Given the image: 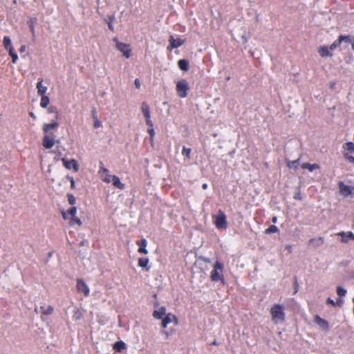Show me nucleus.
Here are the masks:
<instances>
[{"label": "nucleus", "instance_id": "nucleus-6", "mask_svg": "<svg viewBox=\"0 0 354 354\" xmlns=\"http://www.w3.org/2000/svg\"><path fill=\"white\" fill-rule=\"evenodd\" d=\"M169 46H167V48L168 50L171 51L173 49L177 48L181 46L183 44H184L185 42V39H182L180 38L175 39L171 35V36L169 37Z\"/></svg>", "mask_w": 354, "mask_h": 354}, {"label": "nucleus", "instance_id": "nucleus-48", "mask_svg": "<svg viewBox=\"0 0 354 354\" xmlns=\"http://www.w3.org/2000/svg\"><path fill=\"white\" fill-rule=\"evenodd\" d=\"M110 19H111V21H110V22L108 23V26H109V30H113V26L111 23V21L113 19V17L112 18H110Z\"/></svg>", "mask_w": 354, "mask_h": 354}, {"label": "nucleus", "instance_id": "nucleus-53", "mask_svg": "<svg viewBox=\"0 0 354 354\" xmlns=\"http://www.w3.org/2000/svg\"><path fill=\"white\" fill-rule=\"evenodd\" d=\"M29 115L34 120H36L37 117L33 112H30Z\"/></svg>", "mask_w": 354, "mask_h": 354}, {"label": "nucleus", "instance_id": "nucleus-56", "mask_svg": "<svg viewBox=\"0 0 354 354\" xmlns=\"http://www.w3.org/2000/svg\"><path fill=\"white\" fill-rule=\"evenodd\" d=\"M62 216H63L64 219H66L67 218L66 213L65 212H62Z\"/></svg>", "mask_w": 354, "mask_h": 354}, {"label": "nucleus", "instance_id": "nucleus-9", "mask_svg": "<svg viewBox=\"0 0 354 354\" xmlns=\"http://www.w3.org/2000/svg\"><path fill=\"white\" fill-rule=\"evenodd\" d=\"M62 161L66 169H73L75 172L79 171V165L76 160L71 159L68 160H66V158H62Z\"/></svg>", "mask_w": 354, "mask_h": 354}, {"label": "nucleus", "instance_id": "nucleus-4", "mask_svg": "<svg viewBox=\"0 0 354 354\" xmlns=\"http://www.w3.org/2000/svg\"><path fill=\"white\" fill-rule=\"evenodd\" d=\"M212 219L217 229H226L227 227V217L222 210H218L217 214L212 216Z\"/></svg>", "mask_w": 354, "mask_h": 354}, {"label": "nucleus", "instance_id": "nucleus-34", "mask_svg": "<svg viewBox=\"0 0 354 354\" xmlns=\"http://www.w3.org/2000/svg\"><path fill=\"white\" fill-rule=\"evenodd\" d=\"M299 163V159L292 160V161H288L287 163V167L289 169H297Z\"/></svg>", "mask_w": 354, "mask_h": 354}, {"label": "nucleus", "instance_id": "nucleus-38", "mask_svg": "<svg viewBox=\"0 0 354 354\" xmlns=\"http://www.w3.org/2000/svg\"><path fill=\"white\" fill-rule=\"evenodd\" d=\"M67 197L68 203L71 205H74L76 203L75 197L72 194H68Z\"/></svg>", "mask_w": 354, "mask_h": 354}, {"label": "nucleus", "instance_id": "nucleus-55", "mask_svg": "<svg viewBox=\"0 0 354 354\" xmlns=\"http://www.w3.org/2000/svg\"><path fill=\"white\" fill-rule=\"evenodd\" d=\"M207 187H208V186H207V184H206V183H204V184H203V185H202V188H203V189H206L207 188Z\"/></svg>", "mask_w": 354, "mask_h": 354}, {"label": "nucleus", "instance_id": "nucleus-26", "mask_svg": "<svg viewBox=\"0 0 354 354\" xmlns=\"http://www.w3.org/2000/svg\"><path fill=\"white\" fill-rule=\"evenodd\" d=\"M178 66L179 68L183 71H187L189 70V62L186 59L178 60Z\"/></svg>", "mask_w": 354, "mask_h": 354}, {"label": "nucleus", "instance_id": "nucleus-54", "mask_svg": "<svg viewBox=\"0 0 354 354\" xmlns=\"http://www.w3.org/2000/svg\"><path fill=\"white\" fill-rule=\"evenodd\" d=\"M277 221V218L276 216H273L272 218V222L276 223Z\"/></svg>", "mask_w": 354, "mask_h": 354}, {"label": "nucleus", "instance_id": "nucleus-19", "mask_svg": "<svg viewBox=\"0 0 354 354\" xmlns=\"http://www.w3.org/2000/svg\"><path fill=\"white\" fill-rule=\"evenodd\" d=\"M343 153L347 152L348 154L354 152V142H347L342 145Z\"/></svg>", "mask_w": 354, "mask_h": 354}, {"label": "nucleus", "instance_id": "nucleus-7", "mask_svg": "<svg viewBox=\"0 0 354 354\" xmlns=\"http://www.w3.org/2000/svg\"><path fill=\"white\" fill-rule=\"evenodd\" d=\"M116 47L118 50L122 53L126 58H129L131 55V50L129 45L122 42H117Z\"/></svg>", "mask_w": 354, "mask_h": 354}, {"label": "nucleus", "instance_id": "nucleus-15", "mask_svg": "<svg viewBox=\"0 0 354 354\" xmlns=\"http://www.w3.org/2000/svg\"><path fill=\"white\" fill-rule=\"evenodd\" d=\"M315 323L319 325L322 329L328 330V323L326 320L322 319L319 315H316L315 317Z\"/></svg>", "mask_w": 354, "mask_h": 354}, {"label": "nucleus", "instance_id": "nucleus-24", "mask_svg": "<svg viewBox=\"0 0 354 354\" xmlns=\"http://www.w3.org/2000/svg\"><path fill=\"white\" fill-rule=\"evenodd\" d=\"M346 37L341 35L337 40H335L329 47L330 50H334L337 46H339L342 41L345 39Z\"/></svg>", "mask_w": 354, "mask_h": 354}, {"label": "nucleus", "instance_id": "nucleus-10", "mask_svg": "<svg viewBox=\"0 0 354 354\" xmlns=\"http://www.w3.org/2000/svg\"><path fill=\"white\" fill-rule=\"evenodd\" d=\"M141 109L142 114L145 118L146 124H151V122H152V121L151 120L150 109L147 102H144L142 103Z\"/></svg>", "mask_w": 354, "mask_h": 354}, {"label": "nucleus", "instance_id": "nucleus-8", "mask_svg": "<svg viewBox=\"0 0 354 354\" xmlns=\"http://www.w3.org/2000/svg\"><path fill=\"white\" fill-rule=\"evenodd\" d=\"M339 188L340 193L345 197L354 194V187L346 185L343 182L339 183Z\"/></svg>", "mask_w": 354, "mask_h": 354}, {"label": "nucleus", "instance_id": "nucleus-46", "mask_svg": "<svg viewBox=\"0 0 354 354\" xmlns=\"http://www.w3.org/2000/svg\"><path fill=\"white\" fill-rule=\"evenodd\" d=\"M134 83H135V86H136V87L138 89H139V88H140V82L139 79L136 78V79L135 80V82H134Z\"/></svg>", "mask_w": 354, "mask_h": 354}, {"label": "nucleus", "instance_id": "nucleus-51", "mask_svg": "<svg viewBox=\"0 0 354 354\" xmlns=\"http://www.w3.org/2000/svg\"><path fill=\"white\" fill-rule=\"evenodd\" d=\"M70 181H71V188H73L75 187V180L73 177L70 178Z\"/></svg>", "mask_w": 354, "mask_h": 354}, {"label": "nucleus", "instance_id": "nucleus-37", "mask_svg": "<svg viewBox=\"0 0 354 354\" xmlns=\"http://www.w3.org/2000/svg\"><path fill=\"white\" fill-rule=\"evenodd\" d=\"M70 224L71 225L77 224L78 225H81L82 224V223L78 217H77L76 216H72L71 221H70Z\"/></svg>", "mask_w": 354, "mask_h": 354}, {"label": "nucleus", "instance_id": "nucleus-36", "mask_svg": "<svg viewBox=\"0 0 354 354\" xmlns=\"http://www.w3.org/2000/svg\"><path fill=\"white\" fill-rule=\"evenodd\" d=\"M191 151H192V150L190 148H187L185 147H183V150H182V154H183V156L186 157L187 159H190Z\"/></svg>", "mask_w": 354, "mask_h": 354}, {"label": "nucleus", "instance_id": "nucleus-44", "mask_svg": "<svg viewBox=\"0 0 354 354\" xmlns=\"http://www.w3.org/2000/svg\"><path fill=\"white\" fill-rule=\"evenodd\" d=\"M102 126V122L96 118V120L94 121L93 127L95 128H98Z\"/></svg>", "mask_w": 354, "mask_h": 354}, {"label": "nucleus", "instance_id": "nucleus-32", "mask_svg": "<svg viewBox=\"0 0 354 354\" xmlns=\"http://www.w3.org/2000/svg\"><path fill=\"white\" fill-rule=\"evenodd\" d=\"M72 317H73V319L75 321L80 320L83 317V314L79 309H75L73 311Z\"/></svg>", "mask_w": 354, "mask_h": 354}, {"label": "nucleus", "instance_id": "nucleus-42", "mask_svg": "<svg viewBox=\"0 0 354 354\" xmlns=\"http://www.w3.org/2000/svg\"><path fill=\"white\" fill-rule=\"evenodd\" d=\"M337 295L339 296V297H342V296L345 295L346 292V289H337Z\"/></svg>", "mask_w": 354, "mask_h": 354}, {"label": "nucleus", "instance_id": "nucleus-60", "mask_svg": "<svg viewBox=\"0 0 354 354\" xmlns=\"http://www.w3.org/2000/svg\"><path fill=\"white\" fill-rule=\"evenodd\" d=\"M158 304H157V303H156V304H154V306H155V307H158Z\"/></svg>", "mask_w": 354, "mask_h": 354}, {"label": "nucleus", "instance_id": "nucleus-29", "mask_svg": "<svg viewBox=\"0 0 354 354\" xmlns=\"http://www.w3.org/2000/svg\"><path fill=\"white\" fill-rule=\"evenodd\" d=\"M101 169L105 174V176L102 177V180L105 183H110L112 181V176L109 174V170L106 168L102 167Z\"/></svg>", "mask_w": 354, "mask_h": 354}, {"label": "nucleus", "instance_id": "nucleus-45", "mask_svg": "<svg viewBox=\"0 0 354 354\" xmlns=\"http://www.w3.org/2000/svg\"><path fill=\"white\" fill-rule=\"evenodd\" d=\"M171 319H172V322L174 324L175 326H177L178 324V318L175 315L172 314Z\"/></svg>", "mask_w": 354, "mask_h": 354}, {"label": "nucleus", "instance_id": "nucleus-35", "mask_svg": "<svg viewBox=\"0 0 354 354\" xmlns=\"http://www.w3.org/2000/svg\"><path fill=\"white\" fill-rule=\"evenodd\" d=\"M278 232H279L278 227L274 225L269 226L265 231L266 234L276 233Z\"/></svg>", "mask_w": 354, "mask_h": 354}, {"label": "nucleus", "instance_id": "nucleus-18", "mask_svg": "<svg viewBox=\"0 0 354 354\" xmlns=\"http://www.w3.org/2000/svg\"><path fill=\"white\" fill-rule=\"evenodd\" d=\"M37 93L39 95H44L47 91V86L43 85V80L41 79L37 84Z\"/></svg>", "mask_w": 354, "mask_h": 354}, {"label": "nucleus", "instance_id": "nucleus-33", "mask_svg": "<svg viewBox=\"0 0 354 354\" xmlns=\"http://www.w3.org/2000/svg\"><path fill=\"white\" fill-rule=\"evenodd\" d=\"M149 128H148V133L150 135V140H151V142L152 143L153 142V138H154V136H155V131H154V129H153V122H151V124H147Z\"/></svg>", "mask_w": 354, "mask_h": 354}, {"label": "nucleus", "instance_id": "nucleus-16", "mask_svg": "<svg viewBox=\"0 0 354 354\" xmlns=\"http://www.w3.org/2000/svg\"><path fill=\"white\" fill-rule=\"evenodd\" d=\"M149 261V260L147 257L140 258L138 259V266L143 268L145 271H149L151 268V267L148 265Z\"/></svg>", "mask_w": 354, "mask_h": 354}, {"label": "nucleus", "instance_id": "nucleus-13", "mask_svg": "<svg viewBox=\"0 0 354 354\" xmlns=\"http://www.w3.org/2000/svg\"><path fill=\"white\" fill-rule=\"evenodd\" d=\"M36 23H37L36 17H30L27 21V24L29 26L30 32L32 34V39H35L36 37L35 28Z\"/></svg>", "mask_w": 354, "mask_h": 354}, {"label": "nucleus", "instance_id": "nucleus-57", "mask_svg": "<svg viewBox=\"0 0 354 354\" xmlns=\"http://www.w3.org/2000/svg\"><path fill=\"white\" fill-rule=\"evenodd\" d=\"M212 345H214V346H218V343L214 340L212 343Z\"/></svg>", "mask_w": 354, "mask_h": 354}, {"label": "nucleus", "instance_id": "nucleus-12", "mask_svg": "<svg viewBox=\"0 0 354 354\" xmlns=\"http://www.w3.org/2000/svg\"><path fill=\"white\" fill-rule=\"evenodd\" d=\"M54 308L52 306L47 304H42L40 306V312L42 315H49L53 313Z\"/></svg>", "mask_w": 354, "mask_h": 354}, {"label": "nucleus", "instance_id": "nucleus-40", "mask_svg": "<svg viewBox=\"0 0 354 354\" xmlns=\"http://www.w3.org/2000/svg\"><path fill=\"white\" fill-rule=\"evenodd\" d=\"M344 157L346 160H347L348 162L354 164V156H351L347 152L344 153Z\"/></svg>", "mask_w": 354, "mask_h": 354}, {"label": "nucleus", "instance_id": "nucleus-28", "mask_svg": "<svg viewBox=\"0 0 354 354\" xmlns=\"http://www.w3.org/2000/svg\"><path fill=\"white\" fill-rule=\"evenodd\" d=\"M8 55L12 58V64H16L18 60V55L17 53L15 50L14 48H10V49L8 50Z\"/></svg>", "mask_w": 354, "mask_h": 354}, {"label": "nucleus", "instance_id": "nucleus-30", "mask_svg": "<svg viewBox=\"0 0 354 354\" xmlns=\"http://www.w3.org/2000/svg\"><path fill=\"white\" fill-rule=\"evenodd\" d=\"M3 43L4 48L8 50L10 49V48H14L11 43V39L9 36H4L3 39Z\"/></svg>", "mask_w": 354, "mask_h": 354}, {"label": "nucleus", "instance_id": "nucleus-50", "mask_svg": "<svg viewBox=\"0 0 354 354\" xmlns=\"http://www.w3.org/2000/svg\"><path fill=\"white\" fill-rule=\"evenodd\" d=\"M26 46L25 45H22V46L20 47V48H19V52H20L21 53H24V52H25V51H26Z\"/></svg>", "mask_w": 354, "mask_h": 354}, {"label": "nucleus", "instance_id": "nucleus-3", "mask_svg": "<svg viewBox=\"0 0 354 354\" xmlns=\"http://www.w3.org/2000/svg\"><path fill=\"white\" fill-rule=\"evenodd\" d=\"M223 268V264L221 261H216L210 273V278L213 281L224 280Z\"/></svg>", "mask_w": 354, "mask_h": 354}, {"label": "nucleus", "instance_id": "nucleus-58", "mask_svg": "<svg viewBox=\"0 0 354 354\" xmlns=\"http://www.w3.org/2000/svg\"><path fill=\"white\" fill-rule=\"evenodd\" d=\"M351 48L354 50V41L351 44Z\"/></svg>", "mask_w": 354, "mask_h": 354}, {"label": "nucleus", "instance_id": "nucleus-52", "mask_svg": "<svg viewBox=\"0 0 354 354\" xmlns=\"http://www.w3.org/2000/svg\"><path fill=\"white\" fill-rule=\"evenodd\" d=\"M346 37L344 41H346L347 42H351V36L350 35H344Z\"/></svg>", "mask_w": 354, "mask_h": 354}, {"label": "nucleus", "instance_id": "nucleus-2", "mask_svg": "<svg viewBox=\"0 0 354 354\" xmlns=\"http://www.w3.org/2000/svg\"><path fill=\"white\" fill-rule=\"evenodd\" d=\"M284 306L281 304H274L270 308V313L272 317V320L277 324L283 322L285 320Z\"/></svg>", "mask_w": 354, "mask_h": 354}, {"label": "nucleus", "instance_id": "nucleus-23", "mask_svg": "<svg viewBox=\"0 0 354 354\" xmlns=\"http://www.w3.org/2000/svg\"><path fill=\"white\" fill-rule=\"evenodd\" d=\"M324 242L323 237H317V238H313L311 239L309 241V245H311L314 247H319L321 246Z\"/></svg>", "mask_w": 354, "mask_h": 354}, {"label": "nucleus", "instance_id": "nucleus-25", "mask_svg": "<svg viewBox=\"0 0 354 354\" xmlns=\"http://www.w3.org/2000/svg\"><path fill=\"white\" fill-rule=\"evenodd\" d=\"M301 167L304 169H308L310 171H313L315 169H319V165L318 164H310L308 162H304L301 165Z\"/></svg>", "mask_w": 354, "mask_h": 354}, {"label": "nucleus", "instance_id": "nucleus-27", "mask_svg": "<svg viewBox=\"0 0 354 354\" xmlns=\"http://www.w3.org/2000/svg\"><path fill=\"white\" fill-rule=\"evenodd\" d=\"M126 348V344L122 341H118L116 342L113 344V349L115 350L118 352H121L122 350H124Z\"/></svg>", "mask_w": 354, "mask_h": 354}, {"label": "nucleus", "instance_id": "nucleus-43", "mask_svg": "<svg viewBox=\"0 0 354 354\" xmlns=\"http://www.w3.org/2000/svg\"><path fill=\"white\" fill-rule=\"evenodd\" d=\"M343 303L344 301L342 297H339L335 302V306H337L341 307L343 305Z\"/></svg>", "mask_w": 354, "mask_h": 354}, {"label": "nucleus", "instance_id": "nucleus-5", "mask_svg": "<svg viewBox=\"0 0 354 354\" xmlns=\"http://www.w3.org/2000/svg\"><path fill=\"white\" fill-rule=\"evenodd\" d=\"M189 90V86L187 81L185 79H182L177 82L176 91L178 97L185 98L187 96L188 91Z\"/></svg>", "mask_w": 354, "mask_h": 354}, {"label": "nucleus", "instance_id": "nucleus-21", "mask_svg": "<svg viewBox=\"0 0 354 354\" xmlns=\"http://www.w3.org/2000/svg\"><path fill=\"white\" fill-rule=\"evenodd\" d=\"M171 313H168L167 315H165V317H163L161 322V326L162 328H166L167 325L172 322L171 319Z\"/></svg>", "mask_w": 354, "mask_h": 354}, {"label": "nucleus", "instance_id": "nucleus-47", "mask_svg": "<svg viewBox=\"0 0 354 354\" xmlns=\"http://www.w3.org/2000/svg\"><path fill=\"white\" fill-rule=\"evenodd\" d=\"M79 290H82L84 293V296L87 297L89 295V289H78Z\"/></svg>", "mask_w": 354, "mask_h": 354}, {"label": "nucleus", "instance_id": "nucleus-17", "mask_svg": "<svg viewBox=\"0 0 354 354\" xmlns=\"http://www.w3.org/2000/svg\"><path fill=\"white\" fill-rule=\"evenodd\" d=\"M337 235L342 236V242L343 243H347L348 241V239H354V234L352 232H339Z\"/></svg>", "mask_w": 354, "mask_h": 354}, {"label": "nucleus", "instance_id": "nucleus-39", "mask_svg": "<svg viewBox=\"0 0 354 354\" xmlns=\"http://www.w3.org/2000/svg\"><path fill=\"white\" fill-rule=\"evenodd\" d=\"M48 112L50 113H55L56 114V119L58 118L59 116V112L57 110V108L53 106H50L48 108Z\"/></svg>", "mask_w": 354, "mask_h": 354}, {"label": "nucleus", "instance_id": "nucleus-20", "mask_svg": "<svg viewBox=\"0 0 354 354\" xmlns=\"http://www.w3.org/2000/svg\"><path fill=\"white\" fill-rule=\"evenodd\" d=\"M330 50L328 47L323 46L319 48L318 53L319 55L322 57H330L332 56V53H330Z\"/></svg>", "mask_w": 354, "mask_h": 354}, {"label": "nucleus", "instance_id": "nucleus-11", "mask_svg": "<svg viewBox=\"0 0 354 354\" xmlns=\"http://www.w3.org/2000/svg\"><path fill=\"white\" fill-rule=\"evenodd\" d=\"M136 244L138 246V252L140 254H148V250L146 248L147 245V241L145 239H142L140 241H137Z\"/></svg>", "mask_w": 354, "mask_h": 354}, {"label": "nucleus", "instance_id": "nucleus-22", "mask_svg": "<svg viewBox=\"0 0 354 354\" xmlns=\"http://www.w3.org/2000/svg\"><path fill=\"white\" fill-rule=\"evenodd\" d=\"M112 183L113 185L120 189H124V184L122 183L120 179L117 176H112Z\"/></svg>", "mask_w": 354, "mask_h": 354}, {"label": "nucleus", "instance_id": "nucleus-49", "mask_svg": "<svg viewBox=\"0 0 354 354\" xmlns=\"http://www.w3.org/2000/svg\"><path fill=\"white\" fill-rule=\"evenodd\" d=\"M327 303L331 304L333 306H335V302L330 298L327 299Z\"/></svg>", "mask_w": 354, "mask_h": 354}, {"label": "nucleus", "instance_id": "nucleus-31", "mask_svg": "<svg viewBox=\"0 0 354 354\" xmlns=\"http://www.w3.org/2000/svg\"><path fill=\"white\" fill-rule=\"evenodd\" d=\"M41 96V101H40V106L42 108H46L48 105L50 103V99L48 96L46 95H40Z\"/></svg>", "mask_w": 354, "mask_h": 354}, {"label": "nucleus", "instance_id": "nucleus-1", "mask_svg": "<svg viewBox=\"0 0 354 354\" xmlns=\"http://www.w3.org/2000/svg\"><path fill=\"white\" fill-rule=\"evenodd\" d=\"M59 123L57 121H52L50 123H45L43 125L44 136L42 140V145L46 149H51L55 143L56 135L53 131H57Z\"/></svg>", "mask_w": 354, "mask_h": 354}, {"label": "nucleus", "instance_id": "nucleus-59", "mask_svg": "<svg viewBox=\"0 0 354 354\" xmlns=\"http://www.w3.org/2000/svg\"><path fill=\"white\" fill-rule=\"evenodd\" d=\"M164 333L166 335V336H167V337H168V336H169V333H168V332L165 331V332H164Z\"/></svg>", "mask_w": 354, "mask_h": 354}, {"label": "nucleus", "instance_id": "nucleus-14", "mask_svg": "<svg viewBox=\"0 0 354 354\" xmlns=\"http://www.w3.org/2000/svg\"><path fill=\"white\" fill-rule=\"evenodd\" d=\"M166 315V308L161 306L153 312V317L156 319H161Z\"/></svg>", "mask_w": 354, "mask_h": 354}, {"label": "nucleus", "instance_id": "nucleus-41", "mask_svg": "<svg viewBox=\"0 0 354 354\" xmlns=\"http://www.w3.org/2000/svg\"><path fill=\"white\" fill-rule=\"evenodd\" d=\"M68 214H70L71 216H75L77 213V208L76 207H72L68 212Z\"/></svg>", "mask_w": 354, "mask_h": 354}]
</instances>
